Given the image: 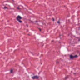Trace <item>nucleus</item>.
<instances>
[{
    "mask_svg": "<svg viewBox=\"0 0 80 80\" xmlns=\"http://www.w3.org/2000/svg\"><path fill=\"white\" fill-rule=\"evenodd\" d=\"M22 19V18L19 15H18L16 18L17 20V21L20 23H22V21H21Z\"/></svg>",
    "mask_w": 80,
    "mask_h": 80,
    "instance_id": "obj_1",
    "label": "nucleus"
},
{
    "mask_svg": "<svg viewBox=\"0 0 80 80\" xmlns=\"http://www.w3.org/2000/svg\"><path fill=\"white\" fill-rule=\"evenodd\" d=\"M78 56L77 55H76L75 56H73L72 55H70V59H72L73 58H77V57H78Z\"/></svg>",
    "mask_w": 80,
    "mask_h": 80,
    "instance_id": "obj_2",
    "label": "nucleus"
},
{
    "mask_svg": "<svg viewBox=\"0 0 80 80\" xmlns=\"http://www.w3.org/2000/svg\"><path fill=\"white\" fill-rule=\"evenodd\" d=\"M39 78V77L38 76H34L32 77V79H38Z\"/></svg>",
    "mask_w": 80,
    "mask_h": 80,
    "instance_id": "obj_3",
    "label": "nucleus"
},
{
    "mask_svg": "<svg viewBox=\"0 0 80 80\" xmlns=\"http://www.w3.org/2000/svg\"><path fill=\"white\" fill-rule=\"evenodd\" d=\"M31 22H32V23H34V24H37V25H38V23H37V22H38V21H35L34 23H33V21H31Z\"/></svg>",
    "mask_w": 80,
    "mask_h": 80,
    "instance_id": "obj_4",
    "label": "nucleus"
},
{
    "mask_svg": "<svg viewBox=\"0 0 80 80\" xmlns=\"http://www.w3.org/2000/svg\"><path fill=\"white\" fill-rule=\"evenodd\" d=\"M3 9H8V7H7L5 6V7H4L3 8Z\"/></svg>",
    "mask_w": 80,
    "mask_h": 80,
    "instance_id": "obj_5",
    "label": "nucleus"
},
{
    "mask_svg": "<svg viewBox=\"0 0 80 80\" xmlns=\"http://www.w3.org/2000/svg\"><path fill=\"white\" fill-rule=\"evenodd\" d=\"M10 73H13V70L12 69H11L10 71Z\"/></svg>",
    "mask_w": 80,
    "mask_h": 80,
    "instance_id": "obj_6",
    "label": "nucleus"
},
{
    "mask_svg": "<svg viewBox=\"0 0 80 80\" xmlns=\"http://www.w3.org/2000/svg\"><path fill=\"white\" fill-rule=\"evenodd\" d=\"M17 9L18 10H21V8H20V7H17Z\"/></svg>",
    "mask_w": 80,
    "mask_h": 80,
    "instance_id": "obj_7",
    "label": "nucleus"
},
{
    "mask_svg": "<svg viewBox=\"0 0 80 80\" xmlns=\"http://www.w3.org/2000/svg\"><path fill=\"white\" fill-rule=\"evenodd\" d=\"M58 23H60V21H58L57 22Z\"/></svg>",
    "mask_w": 80,
    "mask_h": 80,
    "instance_id": "obj_8",
    "label": "nucleus"
},
{
    "mask_svg": "<svg viewBox=\"0 0 80 80\" xmlns=\"http://www.w3.org/2000/svg\"><path fill=\"white\" fill-rule=\"evenodd\" d=\"M38 29H39V30L40 32H41L42 30V29H40V28H38Z\"/></svg>",
    "mask_w": 80,
    "mask_h": 80,
    "instance_id": "obj_9",
    "label": "nucleus"
},
{
    "mask_svg": "<svg viewBox=\"0 0 80 80\" xmlns=\"http://www.w3.org/2000/svg\"><path fill=\"white\" fill-rule=\"evenodd\" d=\"M44 23H43V22H42V24H41V26H42L43 25Z\"/></svg>",
    "mask_w": 80,
    "mask_h": 80,
    "instance_id": "obj_10",
    "label": "nucleus"
},
{
    "mask_svg": "<svg viewBox=\"0 0 80 80\" xmlns=\"http://www.w3.org/2000/svg\"><path fill=\"white\" fill-rule=\"evenodd\" d=\"M52 19L53 22H54V21H55V19H54V18H52Z\"/></svg>",
    "mask_w": 80,
    "mask_h": 80,
    "instance_id": "obj_11",
    "label": "nucleus"
},
{
    "mask_svg": "<svg viewBox=\"0 0 80 80\" xmlns=\"http://www.w3.org/2000/svg\"><path fill=\"white\" fill-rule=\"evenodd\" d=\"M56 63H59V62L58 61H56Z\"/></svg>",
    "mask_w": 80,
    "mask_h": 80,
    "instance_id": "obj_12",
    "label": "nucleus"
},
{
    "mask_svg": "<svg viewBox=\"0 0 80 80\" xmlns=\"http://www.w3.org/2000/svg\"><path fill=\"white\" fill-rule=\"evenodd\" d=\"M80 39H78V42H80Z\"/></svg>",
    "mask_w": 80,
    "mask_h": 80,
    "instance_id": "obj_13",
    "label": "nucleus"
},
{
    "mask_svg": "<svg viewBox=\"0 0 80 80\" xmlns=\"http://www.w3.org/2000/svg\"><path fill=\"white\" fill-rule=\"evenodd\" d=\"M61 36H62V35H60V37H61Z\"/></svg>",
    "mask_w": 80,
    "mask_h": 80,
    "instance_id": "obj_14",
    "label": "nucleus"
},
{
    "mask_svg": "<svg viewBox=\"0 0 80 80\" xmlns=\"http://www.w3.org/2000/svg\"><path fill=\"white\" fill-rule=\"evenodd\" d=\"M8 7H10V5H8Z\"/></svg>",
    "mask_w": 80,
    "mask_h": 80,
    "instance_id": "obj_15",
    "label": "nucleus"
},
{
    "mask_svg": "<svg viewBox=\"0 0 80 80\" xmlns=\"http://www.w3.org/2000/svg\"><path fill=\"white\" fill-rule=\"evenodd\" d=\"M28 35H30V34H28Z\"/></svg>",
    "mask_w": 80,
    "mask_h": 80,
    "instance_id": "obj_16",
    "label": "nucleus"
},
{
    "mask_svg": "<svg viewBox=\"0 0 80 80\" xmlns=\"http://www.w3.org/2000/svg\"><path fill=\"white\" fill-rule=\"evenodd\" d=\"M65 78H67V77Z\"/></svg>",
    "mask_w": 80,
    "mask_h": 80,
    "instance_id": "obj_17",
    "label": "nucleus"
},
{
    "mask_svg": "<svg viewBox=\"0 0 80 80\" xmlns=\"http://www.w3.org/2000/svg\"><path fill=\"white\" fill-rule=\"evenodd\" d=\"M27 26L28 27V25H27Z\"/></svg>",
    "mask_w": 80,
    "mask_h": 80,
    "instance_id": "obj_18",
    "label": "nucleus"
},
{
    "mask_svg": "<svg viewBox=\"0 0 80 80\" xmlns=\"http://www.w3.org/2000/svg\"><path fill=\"white\" fill-rule=\"evenodd\" d=\"M74 74H75V73H74Z\"/></svg>",
    "mask_w": 80,
    "mask_h": 80,
    "instance_id": "obj_19",
    "label": "nucleus"
}]
</instances>
